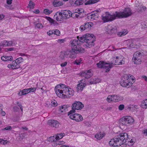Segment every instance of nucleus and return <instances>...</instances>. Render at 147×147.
<instances>
[{
	"label": "nucleus",
	"mask_w": 147,
	"mask_h": 147,
	"mask_svg": "<svg viewBox=\"0 0 147 147\" xmlns=\"http://www.w3.org/2000/svg\"><path fill=\"white\" fill-rule=\"evenodd\" d=\"M1 59L4 61L13 60V58L11 56H3L1 57Z\"/></svg>",
	"instance_id": "a878e982"
},
{
	"label": "nucleus",
	"mask_w": 147,
	"mask_h": 147,
	"mask_svg": "<svg viewBox=\"0 0 147 147\" xmlns=\"http://www.w3.org/2000/svg\"><path fill=\"white\" fill-rule=\"evenodd\" d=\"M53 34V30H50L47 32V34L48 35L50 36Z\"/></svg>",
	"instance_id": "e2e57ef3"
},
{
	"label": "nucleus",
	"mask_w": 147,
	"mask_h": 147,
	"mask_svg": "<svg viewBox=\"0 0 147 147\" xmlns=\"http://www.w3.org/2000/svg\"><path fill=\"white\" fill-rule=\"evenodd\" d=\"M61 12L64 19L69 18L71 16V12L69 10H64L61 11Z\"/></svg>",
	"instance_id": "2eb2a0df"
},
{
	"label": "nucleus",
	"mask_w": 147,
	"mask_h": 147,
	"mask_svg": "<svg viewBox=\"0 0 147 147\" xmlns=\"http://www.w3.org/2000/svg\"><path fill=\"white\" fill-rule=\"evenodd\" d=\"M124 83L123 84L124 85L123 86H121L123 87H127V86H130L131 85V84H133L134 82H126L125 81L123 82Z\"/></svg>",
	"instance_id": "ea45409f"
},
{
	"label": "nucleus",
	"mask_w": 147,
	"mask_h": 147,
	"mask_svg": "<svg viewBox=\"0 0 147 147\" xmlns=\"http://www.w3.org/2000/svg\"><path fill=\"white\" fill-rule=\"evenodd\" d=\"M117 137L115 136L110 140L109 142L110 146L115 147L120 146V144H119V142H118V140Z\"/></svg>",
	"instance_id": "9b49d317"
},
{
	"label": "nucleus",
	"mask_w": 147,
	"mask_h": 147,
	"mask_svg": "<svg viewBox=\"0 0 147 147\" xmlns=\"http://www.w3.org/2000/svg\"><path fill=\"white\" fill-rule=\"evenodd\" d=\"M65 40L64 39H59L57 40V42L61 44L63 43L65 41Z\"/></svg>",
	"instance_id": "338daca9"
},
{
	"label": "nucleus",
	"mask_w": 147,
	"mask_h": 147,
	"mask_svg": "<svg viewBox=\"0 0 147 147\" xmlns=\"http://www.w3.org/2000/svg\"><path fill=\"white\" fill-rule=\"evenodd\" d=\"M102 18L104 23L111 22L115 20V17L114 16L113 14L111 15L108 12H106L105 14L103 15L102 16Z\"/></svg>",
	"instance_id": "423d86ee"
},
{
	"label": "nucleus",
	"mask_w": 147,
	"mask_h": 147,
	"mask_svg": "<svg viewBox=\"0 0 147 147\" xmlns=\"http://www.w3.org/2000/svg\"><path fill=\"white\" fill-rule=\"evenodd\" d=\"M7 40H5L0 43V47L7 46Z\"/></svg>",
	"instance_id": "a19ab883"
},
{
	"label": "nucleus",
	"mask_w": 147,
	"mask_h": 147,
	"mask_svg": "<svg viewBox=\"0 0 147 147\" xmlns=\"http://www.w3.org/2000/svg\"><path fill=\"white\" fill-rule=\"evenodd\" d=\"M86 34L80 37L78 36V40H72L70 41L69 45L71 50L68 53L70 58H74L76 57L77 54L84 52V49L81 47L80 45L82 42H86Z\"/></svg>",
	"instance_id": "f257e3e1"
},
{
	"label": "nucleus",
	"mask_w": 147,
	"mask_h": 147,
	"mask_svg": "<svg viewBox=\"0 0 147 147\" xmlns=\"http://www.w3.org/2000/svg\"><path fill=\"white\" fill-rule=\"evenodd\" d=\"M63 4V2L57 0H54L53 2V6L55 7H59Z\"/></svg>",
	"instance_id": "b1692460"
},
{
	"label": "nucleus",
	"mask_w": 147,
	"mask_h": 147,
	"mask_svg": "<svg viewBox=\"0 0 147 147\" xmlns=\"http://www.w3.org/2000/svg\"><path fill=\"white\" fill-rule=\"evenodd\" d=\"M96 65L98 68L105 69L106 72L109 71L113 67L112 64H110V63L105 62L103 61H99L98 63L96 64Z\"/></svg>",
	"instance_id": "39448f33"
},
{
	"label": "nucleus",
	"mask_w": 147,
	"mask_h": 147,
	"mask_svg": "<svg viewBox=\"0 0 147 147\" xmlns=\"http://www.w3.org/2000/svg\"><path fill=\"white\" fill-rule=\"evenodd\" d=\"M114 61H112L110 64L114 65H120L124 64L125 62L122 59L119 57H114L113 58Z\"/></svg>",
	"instance_id": "6e6552de"
},
{
	"label": "nucleus",
	"mask_w": 147,
	"mask_h": 147,
	"mask_svg": "<svg viewBox=\"0 0 147 147\" xmlns=\"http://www.w3.org/2000/svg\"><path fill=\"white\" fill-rule=\"evenodd\" d=\"M72 109L68 113V115H69L70 114H72L76 112V109L73 108V107H72Z\"/></svg>",
	"instance_id": "864d4df0"
},
{
	"label": "nucleus",
	"mask_w": 147,
	"mask_h": 147,
	"mask_svg": "<svg viewBox=\"0 0 147 147\" xmlns=\"http://www.w3.org/2000/svg\"><path fill=\"white\" fill-rule=\"evenodd\" d=\"M127 45L128 47L130 48H134L135 47V45L133 41L132 40H129L127 42Z\"/></svg>",
	"instance_id": "c85d7f7f"
},
{
	"label": "nucleus",
	"mask_w": 147,
	"mask_h": 147,
	"mask_svg": "<svg viewBox=\"0 0 147 147\" xmlns=\"http://www.w3.org/2000/svg\"><path fill=\"white\" fill-rule=\"evenodd\" d=\"M86 41L92 42L94 41L95 40L96 38L94 35L86 34Z\"/></svg>",
	"instance_id": "412c9836"
},
{
	"label": "nucleus",
	"mask_w": 147,
	"mask_h": 147,
	"mask_svg": "<svg viewBox=\"0 0 147 147\" xmlns=\"http://www.w3.org/2000/svg\"><path fill=\"white\" fill-rule=\"evenodd\" d=\"M84 107V105L80 101H76L72 105V107H73V108L77 110L81 109Z\"/></svg>",
	"instance_id": "ddd939ff"
},
{
	"label": "nucleus",
	"mask_w": 147,
	"mask_h": 147,
	"mask_svg": "<svg viewBox=\"0 0 147 147\" xmlns=\"http://www.w3.org/2000/svg\"><path fill=\"white\" fill-rule=\"evenodd\" d=\"M76 10L77 11L76 12L79 14L80 16H81V14L83 13L84 12V9H78Z\"/></svg>",
	"instance_id": "8fccbe9b"
},
{
	"label": "nucleus",
	"mask_w": 147,
	"mask_h": 147,
	"mask_svg": "<svg viewBox=\"0 0 147 147\" xmlns=\"http://www.w3.org/2000/svg\"><path fill=\"white\" fill-rule=\"evenodd\" d=\"M141 59L139 58H133L132 60L134 64L139 65L141 63Z\"/></svg>",
	"instance_id": "c756f323"
},
{
	"label": "nucleus",
	"mask_w": 147,
	"mask_h": 147,
	"mask_svg": "<svg viewBox=\"0 0 147 147\" xmlns=\"http://www.w3.org/2000/svg\"><path fill=\"white\" fill-rule=\"evenodd\" d=\"M43 27L41 23H38L36 24V27L38 28H40Z\"/></svg>",
	"instance_id": "13d9d810"
},
{
	"label": "nucleus",
	"mask_w": 147,
	"mask_h": 147,
	"mask_svg": "<svg viewBox=\"0 0 147 147\" xmlns=\"http://www.w3.org/2000/svg\"><path fill=\"white\" fill-rule=\"evenodd\" d=\"M91 69L82 71L80 73V76L82 77H84L86 79H88L91 77L93 75V73Z\"/></svg>",
	"instance_id": "1a4fd4ad"
},
{
	"label": "nucleus",
	"mask_w": 147,
	"mask_h": 147,
	"mask_svg": "<svg viewBox=\"0 0 147 147\" xmlns=\"http://www.w3.org/2000/svg\"><path fill=\"white\" fill-rule=\"evenodd\" d=\"M71 16L73 18H78L79 17H80V18H81L82 17V16H80L79 14L77 12L72 13H71Z\"/></svg>",
	"instance_id": "e433bc0d"
},
{
	"label": "nucleus",
	"mask_w": 147,
	"mask_h": 147,
	"mask_svg": "<svg viewBox=\"0 0 147 147\" xmlns=\"http://www.w3.org/2000/svg\"><path fill=\"white\" fill-rule=\"evenodd\" d=\"M126 34L125 32H119L117 33V35L119 36H123L125 35V34Z\"/></svg>",
	"instance_id": "5fc2aeb1"
},
{
	"label": "nucleus",
	"mask_w": 147,
	"mask_h": 147,
	"mask_svg": "<svg viewBox=\"0 0 147 147\" xmlns=\"http://www.w3.org/2000/svg\"><path fill=\"white\" fill-rule=\"evenodd\" d=\"M105 134L104 133H102L101 132H100L96 134L95 135V137L97 139L100 140L102 139L105 136Z\"/></svg>",
	"instance_id": "393cba45"
},
{
	"label": "nucleus",
	"mask_w": 147,
	"mask_h": 147,
	"mask_svg": "<svg viewBox=\"0 0 147 147\" xmlns=\"http://www.w3.org/2000/svg\"><path fill=\"white\" fill-rule=\"evenodd\" d=\"M44 12L46 14H49L52 12V11H50L48 9H45L44 10Z\"/></svg>",
	"instance_id": "3c124183"
},
{
	"label": "nucleus",
	"mask_w": 147,
	"mask_h": 147,
	"mask_svg": "<svg viewBox=\"0 0 147 147\" xmlns=\"http://www.w3.org/2000/svg\"><path fill=\"white\" fill-rule=\"evenodd\" d=\"M13 67L14 69L18 68L20 67V65L16 61H13L12 62Z\"/></svg>",
	"instance_id": "f704fd0d"
},
{
	"label": "nucleus",
	"mask_w": 147,
	"mask_h": 147,
	"mask_svg": "<svg viewBox=\"0 0 147 147\" xmlns=\"http://www.w3.org/2000/svg\"><path fill=\"white\" fill-rule=\"evenodd\" d=\"M56 140V137L55 138L54 136H51L49 139V141L51 142H54Z\"/></svg>",
	"instance_id": "603ef678"
},
{
	"label": "nucleus",
	"mask_w": 147,
	"mask_h": 147,
	"mask_svg": "<svg viewBox=\"0 0 147 147\" xmlns=\"http://www.w3.org/2000/svg\"><path fill=\"white\" fill-rule=\"evenodd\" d=\"M28 89H25L20 91L18 93V94L20 96H22L23 95H26L28 93Z\"/></svg>",
	"instance_id": "bb28decb"
},
{
	"label": "nucleus",
	"mask_w": 147,
	"mask_h": 147,
	"mask_svg": "<svg viewBox=\"0 0 147 147\" xmlns=\"http://www.w3.org/2000/svg\"><path fill=\"white\" fill-rule=\"evenodd\" d=\"M142 105L143 107L145 109L147 108V98L142 101Z\"/></svg>",
	"instance_id": "79ce46f5"
},
{
	"label": "nucleus",
	"mask_w": 147,
	"mask_h": 147,
	"mask_svg": "<svg viewBox=\"0 0 147 147\" xmlns=\"http://www.w3.org/2000/svg\"><path fill=\"white\" fill-rule=\"evenodd\" d=\"M114 16L115 17V20L117 18L121 19L125 18L124 12L123 11L118 12L115 11V13H113Z\"/></svg>",
	"instance_id": "dca6fc26"
},
{
	"label": "nucleus",
	"mask_w": 147,
	"mask_h": 147,
	"mask_svg": "<svg viewBox=\"0 0 147 147\" xmlns=\"http://www.w3.org/2000/svg\"><path fill=\"white\" fill-rule=\"evenodd\" d=\"M59 110L61 112H65L67 110V106L66 105H63L60 107Z\"/></svg>",
	"instance_id": "c9c22d12"
},
{
	"label": "nucleus",
	"mask_w": 147,
	"mask_h": 147,
	"mask_svg": "<svg viewBox=\"0 0 147 147\" xmlns=\"http://www.w3.org/2000/svg\"><path fill=\"white\" fill-rule=\"evenodd\" d=\"M134 121V119L131 116H126L120 119V123L123 125L129 126L132 124Z\"/></svg>",
	"instance_id": "20e7f679"
},
{
	"label": "nucleus",
	"mask_w": 147,
	"mask_h": 147,
	"mask_svg": "<svg viewBox=\"0 0 147 147\" xmlns=\"http://www.w3.org/2000/svg\"><path fill=\"white\" fill-rule=\"evenodd\" d=\"M99 0H88L85 3V5H90L94 4L99 1Z\"/></svg>",
	"instance_id": "2f4dec72"
},
{
	"label": "nucleus",
	"mask_w": 147,
	"mask_h": 147,
	"mask_svg": "<svg viewBox=\"0 0 147 147\" xmlns=\"http://www.w3.org/2000/svg\"><path fill=\"white\" fill-rule=\"evenodd\" d=\"M81 61L78 60H76L74 62V63L77 65H79L80 64Z\"/></svg>",
	"instance_id": "bf43d9fd"
},
{
	"label": "nucleus",
	"mask_w": 147,
	"mask_h": 147,
	"mask_svg": "<svg viewBox=\"0 0 147 147\" xmlns=\"http://www.w3.org/2000/svg\"><path fill=\"white\" fill-rule=\"evenodd\" d=\"M16 44V42L14 41H7V46H14Z\"/></svg>",
	"instance_id": "473e14b6"
},
{
	"label": "nucleus",
	"mask_w": 147,
	"mask_h": 147,
	"mask_svg": "<svg viewBox=\"0 0 147 147\" xmlns=\"http://www.w3.org/2000/svg\"><path fill=\"white\" fill-rule=\"evenodd\" d=\"M113 101L115 102H119L123 100V97L117 95H113Z\"/></svg>",
	"instance_id": "aec40b11"
},
{
	"label": "nucleus",
	"mask_w": 147,
	"mask_h": 147,
	"mask_svg": "<svg viewBox=\"0 0 147 147\" xmlns=\"http://www.w3.org/2000/svg\"><path fill=\"white\" fill-rule=\"evenodd\" d=\"M84 123L85 125H86L88 127H90L91 126V124L88 121H84Z\"/></svg>",
	"instance_id": "052dcab7"
},
{
	"label": "nucleus",
	"mask_w": 147,
	"mask_h": 147,
	"mask_svg": "<svg viewBox=\"0 0 147 147\" xmlns=\"http://www.w3.org/2000/svg\"><path fill=\"white\" fill-rule=\"evenodd\" d=\"M117 137L120 146L123 144L126 143V142H129L130 140V139L128 138V136L127 134L126 133H122L118 136H116Z\"/></svg>",
	"instance_id": "7ed1b4c3"
},
{
	"label": "nucleus",
	"mask_w": 147,
	"mask_h": 147,
	"mask_svg": "<svg viewBox=\"0 0 147 147\" xmlns=\"http://www.w3.org/2000/svg\"><path fill=\"white\" fill-rule=\"evenodd\" d=\"M36 88H31L28 89V93H30V92H34V91H35L36 90Z\"/></svg>",
	"instance_id": "6e6d98bb"
},
{
	"label": "nucleus",
	"mask_w": 147,
	"mask_h": 147,
	"mask_svg": "<svg viewBox=\"0 0 147 147\" xmlns=\"http://www.w3.org/2000/svg\"><path fill=\"white\" fill-rule=\"evenodd\" d=\"M74 115L70 114L69 115V118L72 119L74 120Z\"/></svg>",
	"instance_id": "774afa93"
},
{
	"label": "nucleus",
	"mask_w": 147,
	"mask_h": 147,
	"mask_svg": "<svg viewBox=\"0 0 147 147\" xmlns=\"http://www.w3.org/2000/svg\"><path fill=\"white\" fill-rule=\"evenodd\" d=\"M4 129L10 131L11 129V126H7Z\"/></svg>",
	"instance_id": "680f3d73"
},
{
	"label": "nucleus",
	"mask_w": 147,
	"mask_h": 147,
	"mask_svg": "<svg viewBox=\"0 0 147 147\" xmlns=\"http://www.w3.org/2000/svg\"><path fill=\"white\" fill-rule=\"evenodd\" d=\"M83 80H81L79 84L77 85L76 88L78 91H82L84 89V88L86 86V84L83 82Z\"/></svg>",
	"instance_id": "a211bd4d"
},
{
	"label": "nucleus",
	"mask_w": 147,
	"mask_h": 147,
	"mask_svg": "<svg viewBox=\"0 0 147 147\" xmlns=\"http://www.w3.org/2000/svg\"><path fill=\"white\" fill-rule=\"evenodd\" d=\"M113 95H109L107 98V100L108 102H110L112 101H113Z\"/></svg>",
	"instance_id": "a18cd8bd"
},
{
	"label": "nucleus",
	"mask_w": 147,
	"mask_h": 147,
	"mask_svg": "<svg viewBox=\"0 0 147 147\" xmlns=\"http://www.w3.org/2000/svg\"><path fill=\"white\" fill-rule=\"evenodd\" d=\"M94 41L90 42L88 41H86V44L85 45L87 47L90 48L94 45Z\"/></svg>",
	"instance_id": "7c9ffc66"
},
{
	"label": "nucleus",
	"mask_w": 147,
	"mask_h": 147,
	"mask_svg": "<svg viewBox=\"0 0 147 147\" xmlns=\"http://www.w3.org/2000/svg\"><path fill=\"white\" fill-rule=\"evenodd\" d=\"M142 54L140 52L137 51L134 54L133 58H139L141 59Z\"/></svg>",
	"instance_id": "cd10ccee"
},
{
	"label": "nucleus",
	"mask_w": 147,
	"mask_h": 147,
	"mask_svg": "<svg viewBox=\"0 0 147 147\" xmlns=\"http://www.w3.org/2000/svg\"><path fill=\"white\" fill-rule=\"evenodd\" d=\"M47 19L51 24H53L54 25H55L57 24V22L55 20L50 17H47Z\"/></svg>",
	"instance_id": "72a5a7b5"
},
{
	"label": "nucleus",
	"mask_w": 147,
	"mask_h": 147,
	"mask_svg": "<svg viewBox=\"0 0 147 147\" xmlns=\"http://www.w3.org/2000/svg\"><path fill=\"white\" fill-rule=\"evenodd\" d=\"M53 34L57 35L59 36L60 34V32L58 30L55 29L53 30Z\"/></svg>",
	"instance_id": "09e8293b"
},
{
	"label": "nucleus",
	"mask_w": 147,
	"mask_h": 147,
	"mask_svg": "<svg viewBox=\"0 0 147 147\" xmlns=\"http://www.w3.org/2000/svg\"><path fill=\"white\" fill-rule=\"evenodd\" d=\"M48 123L51 127H53L55 128H58L59 124V123L57 121L53 119L49 120Z\"/></svg>",
	"instance_id": "4468645a"
},
{
	"label": "nucleus",
	"mask_w": 147,
	"mask_h": 147,
	"mask_svg": "<svg viewBox=\"0 0 147 147\" xmlns=\"http://www.w3.org/2000/svg\"><path fill=\"white\" fill-rule=\"evenodd\" d=\"M142 133L146 136H147V129H145L142 131Z\"/></svg>",
	"instance_id": "0e129e2a"
},
{
	"label": "nucleus",
	"mask_w": 147,
	"mask_h": 147,
	"mask_svg": "<svg viewBox=\"0 0 147 147\" xmlns=\"http://www.w3.org/2000/svg\"><path fill=\"white\" fill-rule=\"evenodd\" d=\"M119 109L120 110H123L124 108V105L123 104L120 105L119 106Z\"/></svg>",
	"instance_id": "4d7b16f0"
},
{
	"label": "nucleus",
	"mask_w": 147,
	"mask_h": 147,
	"mask_svg": "<svg viewBox=\"0 0 147 147\" xmlns=\"http://www.w3.org/2000/svg\"><path fill=\"white\" fill-rule=\"evenodd\" d=\"M74 120L76 121L79 122L83 120V118L81 115L78 113L74 114Z\"/></svg>",
	"instance_id": "5701e85b"
},
{
	"label": "nucleus",
	"mask_w": 147,
	"mask_h": 147,
	"mask_svg": "<svg viewBox=\"0 0 147 147\" xmlns=\"http://www.w3.org/2000/svg\"><path fill=\"white\" fill-rule=\"evenodd\" d=\"M99 16L98 14L97 13L94 12L92 13L90 15V18L92 19L93 18L94 19H95L96 18H98Z\"/></svg>",
	"instance_id": "4c0bfd02"
},
{
	"label": "nucleus",
	"mask_w": 147,
	"mask_h": 147,
	"mask_svg": "<svg viewBox=\"0 0 147 147\" xmlns=\"http://www.w3.org/2000/svg\"><path fill=\"white\" fill-rule=\"evenodd\" d=\"M54 18L57 21H61L62 20L64 19L61 12H57L54 15Z\"/></svg>",
	"instance_id": "f3484780"
},
{
	"label": "nucleus",
	"mask_w": 147,
	"mask_h": 147,
	"mask_svg": "<svg viewBox=\"0 0 147 147\" xmlns=\"http://www.w3.org/2000/svg\"><path fill=\"white\" fill-rule=\"evenodd\" d=\"M13 110L14 113L19 112L20 111L19 108L17 106H14L13 107Z\"/></svg>",
	"instance_id": "de8ad7c7"
},
{
	"label": "nucleus",
	"mask_w": 147,
	"mask_h": 147,
	"mask_svg": "<svg viewBox=\"0 0 147 147\" xmlns=\"http://www.w3.org/2000/svg\"><path fill=\"white\" fill-rule=\"evenodd\" d=\"M134 79L131 78L130 75L125 74L122 77L120 84L121 86H123L124 83L123 82L126 81L134 82Z\"/></svg>",
	"instance_id": "0eeeda50"
},
{
	"label": "nucleus",
	"mask_w": 147,
	"mask_h": 147,
	"mask_svg": "<svg viewBox=\"0 0 147 147\" xmlns=\"http://www.w3.org/2000/svg\"><path fill=\"white\" fill-rule=\"evenodd\" d=\"M8 142H9L7 140H5L2 139V141L1 144L3 145H5L7 144Z\"/></svg>",
	"instance_id": "69168bd1"
},
{
	"label": "nucleus",
	"mask_w": 147,
	"mask_h": 147,
	"mask_svg": "<svg viewBox=\"0 0 147 147\" xmlns=\"http://www.w3.org/2000/svg\"><path fill=\"white\" fill-rule=\"evenodd\" d=\"M101 80L98 78H92L88 81V83L90 84H95L97 83H98Z\"/></svg>",
	"instance_id": "4be33fe9"
},
{
	"label": "nucleus",
	"mask_w": 147,
	"mask_h": 147,
	"mask_svg": "<svg viewBox=\"0 0 147 147\" xmlns=\"http://www.w3.org/2000/svg\"><path fill=\"white\" fill-rule=\"evenodd\" d=\"M107 32L109 34H115L117 32V28L115 26H113L111 25H109L107 26Z\"/></svg>",
	"instance_id": "f8f14e48"
},
{
	"label": "nucleus",
	"mask_w": 147,
	"mask_h": 147,
	"mask_svg": "<svg viewBox=\"0 0 147 147\" xmlns=\"http://www.w3.org/2000/svg\"><path fill=\"white\" fill-rule=\"evenodd\" d=\"M23 59L22 57H20L18 58L15 61H16V62H17L18 64H20L23 61Z\"/></svg>",
	"instance_id": "49530a36"
},
{
	"label": "nucleus",
	"mask_w": 147,
	"mask_h": 147,
	"mask_svg": "<svg viewBox=\"0 0 147 147\" xmlns=\"http://www.w3.org/2000/svg\"><path fill=\"white\" fill-rule=\"evenodd\" d=\"M83 3L82 0H77L75 2V4L77 5H80Z\"/></svg>",
	"instance_id": "37998d69"
},
{
	"label": "nucleus",
	"mask_w": 147,
	"mask_h": 147,
	"mask_svg": "<svg viewBox=\"0 0 147 147\" xmlns=\"http://www.w3.org/2000/svg\"><path fill=\"white\" fill-rule=\"evenodd\" d=\"M123 12L125 18H127L131 16L132 14L131 10L129 8H125Z\"/></svg>",
	"instance_id": "6ab92c4d"
},
{
	"label": "nucleus",
	"mask_w": 147,
	"mask_h": 147,
	"mask_svg": "<svg viewBox=\"0 0 147 147\" xmlns=\"http://www.w3.org/2000/svg\"><path fill=\"white\" fill-rule=\"evenodd\" d=\"M55 90L58 97L64 98L70 97L69 95H73L74 93L73 90L64 84L57 85Z\"/></svg>",
	"instance_id": "f03ea898"
},
{
	"label": "nucleus",
	"mask_w": 147,
	"mask_h": 147,
	"mask_svg": "<svg viewBox=\"0 0 147 147\" xmlns=\"http://www.w3.org/2000/svg\"><path fill=\"white\" fill-rule=\"evenodd\" d=\"M65 135L64 133H61L60 134H57L56 136V140H58L60 139H61L63 136Z\"/></svg>",
	"instance_id": "58836bf2"
},
{
	"label": "nucleus",
	"mask_w": 147,
	"mask_h": 147,
	"mask_svg": "<svg viewBox=\"0 0 147 147\" xmlns=\"http://www.w3.org/2000/svg\"><path fill=\"white\" fill-rule=\"evenodd\" d=\"M93 24L92 22H86L84 24L82 25L80 27V30L81 31H83L85 29L90 28L93 26Z\"/></svg>",
	"instance_id": "9d476101"
},
{
	"label": "nucleus",
	"mask_w": 147,
	"mask_h": 147,
	"mask_svg": "<svg viewBox=\"0 0 147 147\" xmlns=\"http://www.w3.org/2000/svg\"><path fill=\"white\" fill-rule=\"evenodd\" d=\"M29 7L31 9H33L35 5V4L34 2L32 1H30L28 5Z\"/></svg>",
	"instance_id": "c03bdc74"
}]
</instances>
